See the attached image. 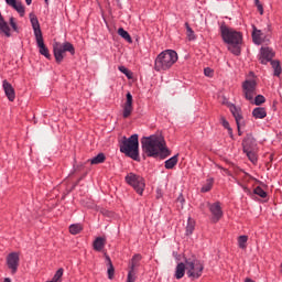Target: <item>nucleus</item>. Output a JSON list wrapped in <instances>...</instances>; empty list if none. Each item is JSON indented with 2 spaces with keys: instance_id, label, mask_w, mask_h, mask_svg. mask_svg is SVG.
<instances>
[{
  "instance_id": "a878e982",
  "label": "nucleus",
  "mask_w": 282,
  "mask_h": 282,
  "mask_svg": "<svg viewBox=\"0 0 282 282\" xmlns=\"http://www.w3.org/2000/svg\"><path fill=\"white\" fill-rule=\"evenodd\" d=\"M70 235H80L83 232V225L82 224H73L69 226Z\"/></svg>"
},
{
  "instance_id": "a19ab883",
  "label": "nucleus",
  "mask_w": 282,
  "mask_h": 282,
  "mask_svg": "<svg viewBox=\"0 0 282 282\" xmlns=\"http://www.w3.org/2000/svg\"><path fill=\"white\" fill-rule=\"evenodd\" d=\"M237 184L239 185V186H241V188L245 191V193H248V186H246V185H243V184H241V182H237Z\"/></svg>"
},
{
  "instance_id": "c85d7f7f",
  "label": "nucleus",
  "mask_w": 282,
  "mask_h": 282,
  "mask_svg": "<svg viewBox=\"0 0 282 282\" xmlns=\"http://www.w3.org/2000/svg\"><path fill=\"white\" fill-rule=\"evenodd\" d=\"M177 165V154L165 161V169L171 170Z\"/></svg>"
},
{
  "instance_id": "79ce46f5",
  "label": "nucleus",
  "mask_w": 282,
  "mask_h": 282,
  "mask_svg": "<svg viewBox=\"0 0 282 282\" xmlns=\"http://www.w3.org/2000/svg\"><path fill=\"white\" fill-rule=\"evenodd\" d=\"M26 6H32V0H25Z\"/></svg>"
},
{
  "instance_id": "f704fd0d",
  "label": "nucleus",
  "mask_w": 282,
  "mask_h": 282,
  "mask_svg": "<svg viewBox=\"0 0 282 282\" xmlns=\"http://www.w3.org/2000/svg\"><path fill=\"white\" fill-rule=\"evenodd\" d=\"M254 195H258L259 197H262L264 199V197H268V193L261 188V186H258L254 188L253 191Z\"/></svg>"
},
{
  "instance_id": "f3484780",
  "label": "nucleus",
  "mask_w": 282,
  "mask_h": 282,
  "mask_svg": "<svg viewBox=\"0 0 282 282\" xmlns=\"http://www.w3.org/2000/svg\"><path fill=\"white\" fill-rule=\"evenodd\" d=\"M8 6H10V8H13V10H15L20 17H25V7H23V3H21V1L18 0H4Z\"/></svg>"
},
{
  "instance_id": "a211bd4d",
  "label": "nucleus",
  "mask_w": 282,
  "mask_h": 282,
  "mask_svg": "<svg viewBox=\"0 0 282 282\" xmlns=\"http://www.w3.org/2000/svg\"><path fill=\"white\" fill-rule=\"evenodd\" d=\"M230 111L236 120V124H237L238 131H239V129H241V122H243V117L241 116V109L237 108V106H235V105H231Z\"/></svg>"
},
{
  "instance_id": "f8f14e48",
  "label": "nucleus",
  "mask_w": 282,
  "mask_h": 282,
  "mask_svg": "<svg viewBox=\"0 0 282 282\" xmlns=\"http://www.w3.org/2000/svg\"><path fill=\"white\" fill-rule=\"evenodd\" d=\"M20 261H21V259L19 257V253L11 252V253L8 254L7 265H8L9 270H11V274H17V272L19 270Z\"/></svg>"
},
{
  "instance_id": "f03ea898",
  "label": "nucleus",
  "mask_w": 282,
  "mask_h": 282,
  "mask_svg": "<svg viewBox=\"0 0 282 282\" xmlns=\"http://www.w3.org/2000/svg\"><path fill=\"white\" fill-rule=\"evenodd\" d=\"M220 36L227 45H229L228 50L235 56H239L241 54V43H243V35L239 31H235V29L228 28L226 24L220 26Z\"/></svg>"
},
{
  "instance_id": "e433bc0d",
  "label": "nucleus",
  "mask_w": 282,
  "mask_h": 282,
  "mask_svg": "<svg viewBox=\"0 0 282 282\" xmlns=\"http://www.w3.org/2000/svg\"><path fill=\"white\" fill-rule=\"evenodd\" d=\"M253 100H254V105L257 106L263 105V102H265V97H263V95H258Z\"/></svg>"
},
{
  "instance_id": "cd10ccee",
  "label": "nucleus",
  "mask_w": 282,
  "mask_h": 282,
  "mask_svg": "<svg viewBox=\"0 0 282 282\" xmlns=\"http://www.w3.org/2000/svg\"><path fill=\"white\" fill-rule=\"evenodd\" d=\"M238 248L246 250L248 248V236L243 235L238 238Z\"/></svg>"
},
{
  "instance_id": "ea45409f",
  "label": "nucleus",
  "mask_w": 282,
  "mask_h": 282,
  "mask_svg": "<svg viewBox=\"0 0 282 282\" xmlns=\"http://www.w3.org/2000/svg\"><path fill=\"white\" fill-rule=\"evenodd\" d=\"M204 74H205V76H207L208 78H213L214 72H213V69H212L210 67H207V68L204 69Z\"/></svg>"
},
{
  "instance_id": "ddd939ff",
  "label": "nucleus",
  "mask_w": 282,
  "mask_h": 282,
  "mask_svg": "<svg viewBox=\"0 0 282 282\" xmlns=\"http://www.w3.org/2000/svg\"><path fill=\"white\" fill-rule=\"evenodd\" d=\"M272 58H274V52L270 47H262L260 50L259 61L262 65H268V63H272Z\"/></svg>"
},
{
  "instance_id": "7ed1b4c3",
  "label": "nucleus",
  "mask_w": 282,
  "mask_h": 282,
  "mask_svg": "<svg viewBox=\"0 0 282 282\" xmlns=\"http://www.w3.org/2000/svg\"><path fill=\"white\" fill-rule=\"evenodd\" d=\"M177 52L173 50H165L161 52L154 61L155 72H169V69L177 63Z\"/></svg>"
},
{
  "instance_id": "72a5a7b5",
  "label": "nucleus",
  "mask_w": 282,
  "mask_h": 282,
  "mask_svg": "<svg viewBox=\"0 0 282 282\" xmlns=\"http://www.w3.org/2000/svg\"><path fill=\"white\" fill-rule=\"evenodd\" d=\"M213 178H208L206 184L202 187V193H208L213 188Z\"/></svg>"
},
{
  "instance_id": "7c9ffc66",
  "label": "nucleus",
  "mask_w": 282,
  "mask_h": 282,
  "mask_svg": "<svg viewBox=\"0 0 282 282\" xmlns=\"http://www.w3.org/2000/svg\"><path fill=\"white\" fill-rule=\"evenodd\" d=\"M105 162V154L99 153L93 159H90V164H102Z\"/></svg>"
},
{
  "instance_id": "aec40b11",
  "label": "nucleus",
  "mask_w": 282,
  "mask_h": 282,
  "mask_svg": "<svg viewBox=\"0 0 282 282\" xmlns=\"http://www.w3.org/2000/svg\"><path fill=\"white\" fill-rule=\"evenodd\" d=\"M107 243V239L102 237H97L95 241L93 242V248L96 250V252H101L104 250L105 246Z\"/></svg>"
},
{
  "instance_id": "c756f323",
  "label": "nucleus",
  "mask_w": 282,
  "mask_h": 282,
  "mask_svg": "<svg viewBox=\"0 0 282 282\" xmlns=\"http://www.w3.org/2000/svg\"><path fill=\"white\" fill-rule=\"evenodd\" d=\"M195 230V220L193 218L187 219V225H186V235H193Z\"/></svg>"
},
{
  "instance_id": "f257e3e1",
  "label": "nucleus",
  "mask_w": 282,
  "mask_h": 282,
  "mask_svg": "<svg viewBox=\"0 0 282 282\" xmlns=\"http://www.w3.org/2000/svg\"><path fill=\"white\" fill-rule=\"evenodd\" d=\"M141 147L149 158H155L158 155H161V158H169V155H171V151L166 148V141L162 134L143 137Z\"/></svg>"
},
{
  "instance_id": "a18cd8bd",
  "label": "nucleus",
  "mask_w": 282,
  "mask_h": 282,
  "mask_svg": "<svg viewBox=\"0 0 282 282\" xmlns=\"http://www.w3.org/2000/svg\"><path fill=\"white\" fill-rule=\"evenodd\" d=\"M46 6H50V0H44Z\"/></svg>"
},
{
  "instance_id": "6ab92c4d",
  "label": "nucleus",
  "mask_w": 282,
  "mask_h": 282,
  "mask_svg": "<svg viewBox=\"0 0 282 282\" xmlns=\"http://www.w3.org/2000/svg\"><path fill=\"white\" fill-rule=\"evenodd\" d=\"M0 34H3L4 36H7V39H10V36H12L10 25L8 24L6 19H3V15L1 14V12H0Z\"/></svg>"
},
{
  "instance_id": "b1692460",
  "label": "nucleus",
  "mask_w": 282,
  "mask_h": 282,
  "mask_svg": "<svg viewBox=\"0 0 282 282\" xmlns=\"http://www.w3.org/2000/svg\"><path fill=\"white\" fill-rule=\"evenodd\" d=\"M117 34H119V36H121V39H124V41H127V43H133V39H131V35L129 34V32H127L122 28L118 29Z\"/></svg>"
},
{
  "instance_id": "20e7f679",
  "label": "nucleus",
  "mask_w": 282,
  "mask_h": 282,
  "mask_svg": "<svg viewBox=\"0 0 282 282\" xmlns=\"http://www.w3.org/2000/svg\"><path fill=\"white\" fill-rule=\"evenodd\" d=\"M140 142L138 140V134H132L130 138H123L120 144L121 153H124L131 160L137 162L140 160Z\"/></svg>"
},
{
  "instance_id": "c9c22d12",
  "label": "nucleus",
  "mask_w": 282,
  "mask_h": 282,
  "mask_svg": "<svg viewBox=\"0 0 282 282\" xmlns=\"http://www.w3.org/2000/svg\"><path fill=\"white\" fill-rule=\"evenodd\" d=\"M9 23H10L13 32H19V26L17 25V19H14V17H11L9 19Z\"/></svg>"
},
{
  "instance_id": "473e14b6",
  "label": "nucleus",
  "mask_w": 282,
  "mask_h": 282,
  "mask_svg": "<svg viewBox=\"0 0 282 282\" xmlns=\"http://www.w3.org/2000/svg\"><path fill=\"white\" fill-rule=\"evenodd\" d=\"M271 65L274 69V76H281V64H279L276 61H272Z\"/></svg>"
},
{
  "instance_id": "393cba45",
  "label": "nucleus",
  "mask_w": 282,
  "mask_h": 282,
  "mask_svg": "<svg viewBox=\"0 0 282 282\" xmlns=\"http://www.w3.org/2000/svg\"><path fill=\"white\" fill-rule=\"evenodd\" d=\"M219 122H220V124H223L224 129H227L230 138H232V128L230 127V123L228 122V120H226V117L220 116Z\"/></svg>"
},
{
  "instance_id": "58836bf2",
  "label": "nucleus",
  "mask_w": 282,
  "mask_h": 282,
  "mask_svg": "<svg viewBox=\"0 0 282 282\" xmlns=\"http://www.w3.org/2000/svg\"><path fill=\"white\" fill-rule=\"evenodd\" d=\"M254 6L257 7L258 12H259L261 15H263V4H261V1L254 0Z\"/></svg>"
},
{
  "instance_id": "9b49d317",
  "label": "nucleus",
  "mask_w": 282,
  "mask_h": 282,
  "mask_svg": "<svg viewBox=\"0 0 282 282\" xmlns=\"http://www.w3.org/2000/svg\"><path fill=\"white\" fill-rule=\"evenodd\" d=\"M209 213H212V221L217 224L219 219L224 217V210L221 209V203H208Z\"/></svg>"
},
{
  "instance_id": "dca6fc26",
  "label": "nucleus",
  "mask_w": 282,
  "mask_h": 282,
  "mask_svg": "<svg viewBox=\"0 0 282 282\" xmlns=\"http://www.w3.org/2000/svg\"><path fill=\"white\" fill-rule=\"evenodd\" d=\"M252 41L256 45H261L262 43H265V39H268V36L265 35V33L259 29H257V26H252Z\"/></svg>"
},
{
  "instance_id": "39448f33",
  "label": "nucleus",
  "mask_w": 282,
  "mask_h": 282,
  "mask_svg": "<svg viewBox=\"0 0 282 282\" xmlns=\"http://www.w3.org/2000/svg\"><path fill=\"white\" fill-rule=\"evenodd\" d=\"M31 25L34 32V36L37 43V47L40 50V54L45 56V58H51L50 50L45 46V42L43 41V32L41 31V23H39V18L34 15V13L30 14Z\"/></svg>"
},
{
  "instance_id": "4468645a",
  "label": "nucleus",
  "mask_w": 282,
  "mask_h": 282,
  "mask_svg": "<svg viewBox=\"0 0 282 282\" xmlns=\"http://www.w3.org/2000/svg\"><path fill=\"white\" fill-rule=\"evenodd\" d=\"M123 118H129L131 113H133V96L131 93H127L126 95V102L123 104Z\"/></svg>"
},
{
  "instance_id": "6e6552de",
  "label": "nucleus",
  "mask_w": 282,
  "mask_h": 282,
  "mask_svg": "<svg viewBox=\"0 0 282 282\" xmlns=\"http://www.w3.org/2000/svg\"><path fill=\"white\" fill-rule=\"evenodd\" d=\"M126 182L129 186H132L138 195H143L144 188H147V182L144 177L135 173H129L126 176Z\"/></svg>"
},
{
  "instance_id": "412c9836",
  "label": "nucleus",
  "mask_w": 282,
  "mask_h": 282,
  "mask_svg": "<svg viewBox=\"0 0 282 282\" xmlns=\"http://www.w3.org/2000/svg\"><path fill=\"white\" fill-rule=\"evenodd\" d=\"M186 274V262H180L177 265H176V269H175V279L180 280V279H184V275Z\"/></svg>"
},
{
  "instance_id": "4c0bfd02",
  "label": "nucleus",
  "mask_w": 282,
  "mask_h": 282,
  "mask_svg": "<svg viewBox=\"0 0 282 282\" xmlns=\"http://www.w3.org/2000/svg\"><path fill=\"white\" fill-rule=\"evenodd\" d=\"M119 72H121V74H124L127 78H131V72H129V68L124 66H119Z\"/></svg>"
},
{
  "instance_id": "9d476101",
  "label": "nucleus",
  "mask_w": 282,
  "mask_h": 282,
  "mask_svg": "<svg viewBox=\"0 0 282 282\" xmlns=\"http://www.w3.org/2000/svg\"><path fill=\"white\" fill-rule=\"evenodd\" d=\"M243 153L252 164H257V152L254 151V140L247 138L242 141Z\"/></svg>"
},
{
  "instance_id": "2f4dec72",
  "label": "nucleus",
  "mask_w": 282,
  "mask_h": 282,
  "mask_svg": "<svg viewBox=\"0 0 282 282\" xmlns=\"http://www.w3.org/2000/svg\"><path fill=\"white\" fill-rule=\"evenodd\" d=\"M185 28L188 41H195L197 39L195 36V31H193V29L188 24H185Z\"/></svg>"
},
{
  "instance_id": "37998d69",
  "label": "nucleus",
  "mask_w": 282,
  "mask_h": 282,
  "mask_svg": "<svg viewBox=\"0 0 282 282\" xmlns=\"http://www.w3.org/2000/svg\"><path fill=\"white\" fill-rule=\"evenodd\" d=\"M245 282H254V281L252 279H250V278H246Z\"/></svg>"
},
{
  "instance_id": "c03bdc74",
  "label": "nucleus",
  "mask_w": 282,
  "mask_h": 282,
  "mask_svg": "<svg viewBox=\"0 0 282 282\" xmlns=\"http://www.w3.org/2000/svg\"><path fill=\"white\" fill-rule=\"evenodd\" d=\"M4 282H12V280H10V278H6Z\"/></svg>"
},
{
  "instance_id": "5701e85b",
  "label": "nucleus",
  "mask_w": 282,
  "mask_h": 282,
  "mask_svg": "<svg viewBox=\"0 0 282 282\" xmlns=\"http://www.w3.org/2000/svg\"><path fill=\"white\" fill-rule=\"evenodd\" d=\"M252 116L256 120H263V118L268 116V112L265 111V108L258 107L252 110Z\"/></svg>"
},
{
  "instance_id": "2eb2a0df",
  "label": "nucleus",
  "mask_w": 282,
  "mask_h": 282,
  "mask_svg": "<svg viewBox=\"0 0 282 282\" xmlns=\"http://www.w3.org/2000/svg\"><path fill=\"white\" fill-rule=\"evenodd\" d=\"M2 89L10 102H14L17 98V93L14 91V87L7 79L2 82Z\"/></svg>"
},
{
  "instance_id": "423d86ee",
  "label": "nucleus",
  "mask_w": 282,
  "mask_h": 282,
  "mask_svg": "<svg viewBox=\"0 0 282 282\" xmlns=\"http://www.w3.org/2000/svg\"><path fill=\"white\" fill-rule=\"evenodd\" d=\"M65 52H69L72 56L76 54V50L74 48V45L69 42H64V43L55 42L53 44V53H54L56 63H63V59L65 58V55H64Z\"/></svg>"
},
{
  "instance_id": "bb28decb",
  "label": "nucleus",
  "mask_w": 282,
  "mask_h": 282,
  "mask_svg": "<svg viewBox=\"0 0 282 282\" xmlns=\"http://www.w3.org/2000/svg\"><path fill=\"white\" fill-rule=\"evenodd\" d=\"M106 261L108 263V279H113V274L116 272V270L113 269V263L111 262V258H109V256H106Z\"/></svg>"
},
{
  "instance_id": "0eeeda50",
  "label": "nucleus",
  "mask_w": 282,
  "mask_h": 282,
  "mask_svg": "<svg viewBox=\"0 0 282 282\" xmlns=\"http://www.w3.org/2000/svg\"><path fill=\"white\" fill-rule=\"evenodd\" d=\"M185 263L188 279H199L204 274V263L198 259H186Z\"/></svg>"
},
{
  "instance_id": "1a4fd4ad",
  "label": "nucleus",
  "mask_w": 282,
  "mask_h": 282,
  "mask_svg": "<svg viewBox=\"0 0 282 282\" xmlns=\"http://www.w3.org/2000/svg\"><path fill=\"white\" fill-rule=\"evenodd\" d=\"M242 91L245 94L246 100H254L257 96V80L247 79L242 83Z\"/></svg>"
},
{
  "instance_id": "4be33fe9",
  "label": "nucleus",
  "mask_w": 282,
  "mask_h": 282,
  "mask_svg": "<svg viewBox=\"0 0 282 282\" xmlns=\"http://www.w3.org/2000/svg\"><path fill=\"white\" fill-rule=\"evenodd\" d=\"M140 254H137L132 258L131 271L128 273L127 282H135V273H133V268H135V261H140Z\"/></svg>"
}]
</instances>
